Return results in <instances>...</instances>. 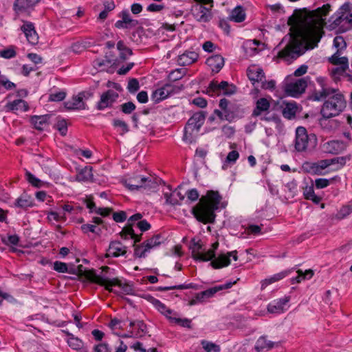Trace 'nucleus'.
I'll return each mask as SVG.
<instances>
[{
	"instance_id": "53",
	"label": "nucleus",
	"mask_w": 352,
	"mask_h": 352,
	"mask_svg": "<svg viewBox=\"0 0 352 352\" xmlns=\"http://www.w3.org/2000/svg\"><path fill=\"white\" fill-rule=\"evenodd\" d=\"M333 46L340 52L346 47V43L342 36H336L333 39Z\"/></svg>"
},
{
	"instance_id": "4",
	"label": "nucleus",
	"mask_w": 352,
	"mask_h": 352,
	"mask_svg": "<svg viewBox=\"0 0 352 352\" xmlns=\"http://www.w3.org/2000/svg\"><path fill=\"white\" fill-rule=\"evenodd\" d=\"M206 119V113L203 111H199L194 113L188 120L185 128L183 139L192 143L201 126L204 124Z\"/></svg>"
},
{
	"instance_id": "42",
	"label": "nucleus",
	"mask_w": 352,
	"mask_h": 352,
	"mask_svg": "<svg viewBox=\"0 0 352 352\" xmlns=\"http://www.w3.org/2000/svg\"><path fill=\"white\" fill-rule=\"evenodd\" d=\"M198 289L199 286L194 283L182 284V285L168 286V287H158L157 288V290L160 291V292H166V291L172 290V289Z\"/></svg>"
},
{
	"instance_id": "18",
	"label": "nucleus",
	"mask_w": 352,
	"mask_h": 352,
	"mask_svg": "<svg viewBox=\"0 0 352 352\" xmlns=\"http://www.w3.org/2000/svg\"><path fill=\"white\" fill-rule=\"evenodd\" d=\"M116 342L119 344V346L114 349L107 343H100L94 347V352H126L127 346L124 344L123 341L118 339Z\"/></svg>"
},
{
	"instance_id": "21",
	"label": "nucleus",
	"mask_w": 352,
	"mask_h": 352,
	"mask_svg": "<svg viewBox=\"0 0 352 352\" xmlns=\"http://www.w3.org/2000/svg\"><path fill=\"white\" fill-rule=\"evenodd\" d=\"M126 253V247L118 241H111L109 244L107 256L118 257Z\"/></svg>"
},
{
	"instance_id": "19",
	"label": "nucleus",
	"mask_w": 352,
	"mask_h": 352,
	"mask_svg": "<svg viewBox=\"0 0 352 352\" xmlns=\"http://www.w3.org/2000/svg\"><path fill=\"white\" fill-rule=\"evenodd\" d=\"M340 52H336L329 58V62L335 65H340V67L336 68L333 74H336L338 72H344L349 67L348 58L345 56L340 57Z\"/></svg>"
},
{
	"instance_id": "14",
	"label": "nucleus",
	"mask_w": 352,
	"mask_h": 352,
	"mask_svg": "<svg viewBox=\"0 0 352 352\" xmlns=\"http://www.w3.org/2000/svg\"><path fill=\"white\" fill-rule=\"evenodd\" d=\"M119 94L112 89H108L100 96V99L98 102L96 107L98 110H103L105 108L112 107L116 102Z\"/></svg>"
},
{
	"instance_id": "29",
	"label": "nucleus",
	"mask_w": 352,
	"mask_h": 352,
	"mask_svg": "<svg viewBox=\"0 0 352 352\" xmlns=\"http://www.w3.org/2000/svg\"><path fill=\"white\" fill-rule=\"evenodd\" d=\"M50 116L48 114L43 116H32L30 118L31 123L37 130L42 131L47 125Z\"/></svg>"
},
{
	"instance_id": "61",
	"label": "nucleus",
	"mask_w": 352,
	"mask_h": 352,
	"mask_svg": "<svg viewBox=\"0 0 352 352\" xmlns=\"http://www.w3.org/2000/svg\"><path fill=\"white\" fill-rule=\"evenodd\" d=\"M26 177L28 181L34 186L40 188L42 186V182L36 177L33 174L30 172L26 173Z\"/></svg>"
},
{
	"instance_id": "12",
	"label": "nucleus",
	"mask_w": 352,
	"mask_h": 352,
	"mask_svg": "<svg viewBox=\"0 0 352 352\" xmlns=\"http://www.w3.org/2000/svg\"><path fill=\"white\" fill-rule=\"evenodd\" d=\"M318 83L321 87V89L316 90L315 89L311 96L310 99L313 101H321L328 96H330L331 94H333L336 92V89L328 88L325 87L324 79L322 77H318L316 79Z\"/></svg>"
},
{
	"instance_id": "47",
	"label": "nucleus",
	"mask_w": 352,
	"mask_h": 352,
	"mask_svg": "<svg viewBox=\"0 0 352 352\" xmlns=\"http://www.w3.org/2000/svg\"><path fill=\"white\" fill-rule=\"evenodd\" d=\"M190 249L192 250V256L195 260V257L197 254H202L205 249L203 248V245L201 243V241H197L195 239H192L190 241Z\"/></svg>"
},
{
	"instance_id": "26",
	"label": "nucleus",
	"mask_w": 352,
	"mask_h": 352,
	"mask_svg": "<svg viewBox=\"0 0 352 352\" xmlns=\"http://www.w3.org/2000/svg\"><path fill=\"white\" fill-rule=\"evenodd\" d=\"M199 54L194 51H186L178 56L177 62L179 65H190L197 60Z\"/></svg>"
},
{
	"instance_id": "22",
	"label": "nucleus",
	"mask_w": 352,
	"mask_h": 352,
	"mask_svg": "<svg viewBox=\"0 0 352 352\" xmlns=\"http://www.w3.org/2000/svg\"><path fill=\"white\" fill-rule=\"evenodd\" d=\"M247 76L253 85L261 82L265 78L263 70L255 65L250 66L247 69Z\"/></svg>"
},
{
	"instance_id": "23",
	"label": "nucleus",
	"mask_w": 352,
	"mask_h": 352,
	"mask_svg": "<svg viewBox=\"0 0 352 352\" xmlns=\"http://www.w3.org/2000/svg\"><path fill=\"white\" fill-rule=\"evenodd\" d=\"M206 63L213 72L218 73L224 65V58L220 54L213 55L206 59Z\"/></svg>"
},
{
	"instance_id": "33",
	"label": "nucleus",
	"mask_w": 352,
	"mask_h": 352,
	"mask_svg": "<svg viewBox=\"0 0 352 352\" xmlns=\"http://www.w3.org/2000/svg\"><path fill=\"white\" fill-rule=\"evenodd\" d=\"M120 236L124 239H127L129 237L135 241V243L140 242L141 241V235H137L135 234L133 229V225L128 223V225L124 227L120 233Z\"/></svg>"
},
{
	"instance_id": "58",
	"label": "nucleus",
	"mask_w": 352,
	"mask_h": 352,
	"mask_svg": "<svg viewBox=\"0 0 352 352\" xmlns=\"http://www.w3.org/2000/svg\"><path fill=\"white\" fill-rule=\"evenodd\" d=\"M171 322H174L183 327L191 329V320L188 318H169Z\"/></svg>"
},
{
	"instance_id": "35",
	"label": "nucleus",
	"mask_w": 352,
	"mask_h": 352,
	"mask_svg": "<svg viewBox=\"0 0 352 352\" xmlns=\"http://www.w3.org/2000/svg\"><path fill=\"white\" fill-rule=\"evenodd\" d=\"M150 301L161 314L164 315L168 319L169 318H171L170 315L172 314L173 311L167 307L165 304L152 296H150Z\"/></svg>"
},
{
	"instance_id": "37",
	"label": "nucleus",
	"mask_w": 352,
	"mask_h": 352,
	"mask_svg": "<svg viewBox=\"0 0 352 352\" xmlns=\"http://www.w3.org/2000/svg\"><path fill=\"white\" fill-rule=\"evenodd\" d=\"M78 182H91L93 179L92 168L85 166L82 168L76 175V177Z\"/></svg>"
},
{
	"instance_id": "45",
	"label": "nucleus",
	"mask_w": 352,
	"mask_h": 352,
	"mask_svg": "<svg viewBox=\"0 0 352 352\" xmlns=\"http://www.w3.org/2000/svg\"><path fill=\"white\" fill-rule=\"evenodd\" d=\"M217 257H216V254L214 250H208V251L205 252L203 251L202 254H197L195 257V261H209L211 262L214 260L217 259Z\"/></svg>"
},
{
	"instance_id": "32",
	"label": "nucleus",
	"mask_w": 352,
	"mask_h": 352,
	"mask_svg": "<svg viewBox=\"0 0 352 352\" xmlns=\"http://www.w3.org/2000/svg\"><path fill=\"white\" fill-rule=\"evenodd\" d=\"M270 102L265 98H259L256 103V107L252 112V116L257 117L262 112L267 111L270 109Z\"/></svg>"
},
{
	"instance_id": "54",
	"label": "nucleus",
	"mask_w": 352,
	"mask_h": 352,
	"mask_svg": "<svg viewBox=\"0 0 352 352\" xmlns=\"http://www.w3.org/2000/svg\"><path fill=\"white\" fill-rule=\"evenodd\" d=\"M297 272L298 275L295 278L297 283H300L305 279H310L314 276V271L312 270H307L305 272L299 270Z\"/></svg>"
},
{
	"instance_id": "52",
	"label": "nucleus",
	"mask_w": 352,
	"mask_h": 352,
	"mask_svg": "<svg viewBox=\"0 0 352 352\" xmlns=\"http://www.w3.org/2000/svg\"><path fill=\"white\" fill-rule=\"evenodd\" d=\"M113 126L116 128L120 129V135H124L129 131V128L128 124L123 120L119 119H114L113 120Z\"/></svg>"
},
{
	"instance_id": "25",
	"label": "nucleus",
	"mask_w": 352,
	"mask_h": 352,
	"mask_svg": "<svg viewBox=\"0 0 352 352\" xmlns=\"http://www.w3.org/2000/svg\"><path fill=\"white\" fill-rule=\"evenodd\" d=\"M5 109L6 111L16 112L19 110L25 112L29 110V105L25 100L17 99L8 102L5 106Z\"/></svg>"
},
{
	"instance_id": "1",
	"label": "nucleus",
	"mask_w": 352,
	"mask_h": 352,
	"mask_svg": "<svg viewBox=\"0 0 352 352\" xmlns=\"http://www.w3.org/2000/svg\"><path fill=\"white\" fill-rule=\"evenodd\" d=\"M222 199L218 191L208 190L205 197L192 208V212L197 221L203 223H212L216 217L215 211Z\"/></svg>"
},
{
	"instance_id": "64",
	"label": "nucleus",
	"mask_w": 352,
	"mask_h": 352,
	"mask_svg": "<svg viewBox=\"0 0 352 352\" xmlns=\"http://www.w3.org/2000/svg\"><path fill=\"white\" fill-rule=\"evenodd\" d=\"M333 180V178L327 179L325 178H318L315 180V186L318 189H322L328 186L331 182Z\"/></svg>"
},
{
	"instance_id": "16",
	"label": "nucleus",
	"mask_w": 352,
	"mask_h": 352,
	"mask_svg": "<svg viewBox=\"0 0 352 352\" xmlns=\"http://www.w3.org/2000/svg\"><path fill=\"white\" fill-rule=\"evenodd\" d=\"M232 257L234 261H237V251H232L228 252L226 254L219 255L217 259L210 263V265L212 266L214 269H220L223 267L228 266L230 264V257Z\"/></svg>"
},
{
	"instance_id": "11",
	"label": "nucleus",
	"mask_w": 352,
	"mask_h": 352,
	"mask_svg": "<svg viewBox=\"0 0 352 352\" xmlns=\"http://www.w3.org/2000/svg\"><path fill=\"white\" fill-rule=\"evenodd\" d=\"M41 0H15L13 10L18 14L30 16Z\"/></svg>"
},
{
	"instance_id": "44",
	"label": "nucleus",
	"mask_w": 352,
	"mask_h": 352,
	"mask_svg": "<svg viewBox=\"0 0 352 352\" xmlns=\"http://www.w3.org/2000/svg\"><path fill=\"white\" fill-rule=\"evenodd\" d=\"M297 111V106L296 103H287L285 107L282 111L284 118L287 119H292L295 117Z\"/></svg>"
},
{
	"instance_id": "34",
	"label": "nucleus",
	"mask_w": 352,
	"mask_h": 352,
	"mask_svg": "<svg viewBox=\"0 0 352 352\" xmlns=\"http://www.w3.org/2000/svg\"><path fill=\"white\" fill-rule=\"evenodd\" d=\"M289 273V270H285L281 272L274 274L272 276L265 278L261 282V289H264L269 285L282 280L286 277Z\"/></svg>"
},
{
	"instance_id": "55",
	"label": "nucleus",
	"mask_w": 352,
	"mask_h": 352,
	"mask_svg": "<svg viewBox=\"0 0 352 352\" xmlns=\"http://www.w3.org/2000/svg\"><path fill=\"white\" fill-rule=\"evenodd\" d=\"M135 108V104L131 101L123 103L120 106L121 111L125 114H131Z\"/></svg>"
},
{
	"instance_id": "10",
	"label": "nucleus",
	"mask_w": 352,
	"mask_h": 352,
	"mask_svg": "<svg viewBox=\"0 0 352 352\" xmlns=\"http://www.w3.org/2000/svg\"><path fill=\"white\" fill-rule=\"evenodd\" d=\"M309 77L299 78L294 82L287 83L285 91L288 96L298 97L305 91Z\"/></svg>"
},
{
	"instance_id": "50",
	"label": "nucleus",
	"mask_w": 352,
	"mask_h": 352,
	"mask_svg": "<svg viewBox=\"0 0 352 352\" xmlns=\"http://www.w3.org/2000/svg\"><path fill=\"white\" fill-rule=\"evenodd\" d=\"M201 344L206 352H220V346L215 343L207 340H201Z\"/></svg>"
},
{
	"instance_id": "63",
	"label": "nucleus",
	"mask_w": 352,
	"mask_h": 352,
	"mask_svg": "<svg viewBox=\"0 0 352 352\" xmlns=\"http://www.w3.org/2000/svg\"><path fill=\"white\" fill-rule=\"evenodd\" d=\"M136 327L138 328V331L135 333L136 336L141 337L147 332L146 324L143 320H137Z\"/></svg>"
},
{
	"instance_id": "56",
	"label": "nucleus",
	"mask_w": 352,
	"mask_h": 352,
	"mask_svg": "<svg viewBox=\"0 0 352 352\" xmlns=\"http://www.w3.org/2000/svg\"><path fill=\"white\" fill-rule=\"evenodd\" d=\"M81 230L84 233L91 232L98 235H99L101 232L100 228H98L95 225L89 223L82 225Z\"/></svg>"
},
{
	"instance_id": "17",
	"label": "nucleus",
	"mask_w": 352,
	"mask_h": 352,
	"mask_svg": "<svg viewBox=\"0 0 352 352\" xmlns=\"http://www.w3.org/2000/svg\"><path fill=\"white\" fill-rule=\"evenodd\" d=\"M21 30L25 34L28 41L34 45L38 42V36L35 30L34 23L30 21L24 22Z\"/></svg>"
},
{
	"instance_id": "9",
	"label": "nucleus",
	"mask_w": 352,
	"mask_h": 352,
	"mask_svg": "<svg viewBox=\"0 0 352 352\" xmlns=\"http://www.w3.org/2000/svg\"><path fill=\"white\" fill-rule=\"evenodd\" d=\"M181 88L172 84H166L162 87L155 90L151 95V100L154 103H158L160 101L167 98L168 96L178 93Z\"/></svg>"
},
{
	"instance_id": "13",
	"label": "nucleus",
	"mask_w": 352,
	"mask_h": 352,
	"mask_svg": "<svg viewBox=\"0 0 352 352\" xmlns=\"http://www.w3.org/2000/svg\"><path fill=\"white\" fill-rule=\"evenodd\" d=\"M91 96L88 92L79 93L76 96H74L70 100L65 102V107L68 110L85 109L86 108L84 99H88Z\"/></svg>"
},
{
	"instance_id": "2",
	"label": "nucleus",
	"mask_w": 352,
	"mask_h": 352,
	"mask_svg": "<svg viewBox=\"0 0 352 352\" xmlns=\"http://www.w3.org/2000/svg\"><path fill=\"white\" fill-rule=\"evenodd\" d=\"M346 107L344 96L337 93L330 96L326 100L320 110L322 118L319 119V124L324 126L327 119L338 116Z\"/></svg>"
},
{
	"instance_id": "39",
	"label": "nucleus",
	"mask_w": 352,
	"mask_h": 352,
	"mask_svg": "<svg viewBox=\"0 0 352 352\" xmlns=\"http://www.w3.org/2000/svg\"><path fill=\"white\" fill-rule=\"evenodd\" d=\"M117 49L120 51L119 58L122 61L126 60L129 56L133 54L131 49L126 47L122 41L118 42Z\"/></svg>"
},
{
	"instance_id": "40",
	"label": "nucleus",
	"mask_w": 352,
	"mask_h": 352,
	"mask_svg": "<svg viewBox=\"0 0 352 352\" xmlns=\"http://www.w3.org/2000/svg\"><path fill=\"white\" fill-rule=\"evenodd\" d=\"M230 19L236 23H241L245 19V13L242 6H236L231 12Z\"/></svg>"
},
{
	"instance_id": "41",
	"label": "nucleus",
	"mask_w": 352,
	"mask_h": 352,
	"mask_svg": "<svg viewBox=\"0 0 352 352\" xmlns=\"http://www.w3.org/2000/svg\"><path fill=\"white\" fill-rule=\"evenodd\" d=\"M119 16L122 18V22H124L125 25H129V28H135L139 24L138 20L131 19L127 10H122L119 14Z\"/></svg>"
},
{
	"instance_id": "20",
	"label": "nucleus",
	"mask_w": 352,
	"mask_h": 352,
	"mask_svg": "<svg viewBox=\"0 0 352 352\" xmlns=\"http://www.w3.org/2000/svg\"><path fill=\"white\" fill-rule=\"evenodd\" d=\"M289 296L274 300L267 305V311L272 314H280L285 311V305L289 301Z\"/></svg>"
},
{
	"instance_id": "31",
	"label": "nucleus",
	"mask_w": 352,
	"mask_h": 352,
	"mask_svg": "<svg viewBox=\"0 0 352 352\" xmlns=\"http://www.w3.org/2000/svg\"><path fill=\"white\" fill-rule=\"evenodd\" d=\"M14 206L23 209H27L34 206L32 198L26 193H23L18 197L15 202Z\"/></svg>"
},
{
	"instance_id": "46",
	"label": "nucleus",
	"mask_w": 352,
	"mask_h": 352,
	"mask_svg": "<svg viewBox=\"0 0 352 352\" xmlns=\"http://www.w3.org/2000/svg\"><path fill=\"white\" fill-rule=\"evenodd\" d=\"M161 238L160 234H156L144 241L142 245L144 247H146V250L149 251L151 249L159 246L161 244Z\"/></svg>"
},
{
	"instance_id": "7",
	"label": "nucleus",
	"mask_w": 352,
	"mask_h": 352,
	"mask_svg": "<svg viewBox=\"0 0 352 352\" xmlns=\"http://www.w3.org/2000/svg\"><path fill=\"white\" fill-rule=\"evenodd\" d=\"M221 110L215 109L214 113L221 120L232 121L237 116L239 107L226 98H222L219 104Z\"/></svg>"
},
{
	"instance_id": "5",
	"label": "nucleus",
	"mask_w": 352,
	"mask_h": 352,
	"mask_svg": "<svg viewBox=\"0 0 352 352\" xmlns=\"http://www.w3.org/2000/svg\"><path fill=\"white\" fill-rule=\"evenodd\" d=\"M317 144V138L314 134H308L305 127L299 126L296 131L294 146L297 151L302 152L313 148Z\"/></svg>"
},
{
	"instance_id": "36",
	"label": "nucleus",
	"mask_w": 352,
	"mask_h": 352,
	"mask_svg": "<svg viewBox=\"0 0 352 352\" xmlns=\"http://www.w3.org/2000/svg\"><path fill=\"white\" fill-rule=\"evenodd\" d=\"M351 8V5L349 2L344 3L339 9L340 15L336 18L333 21V24L336 25H339L341 23L348 19V16H345V14L350 12Z\"/></svg>"
},
{
	"instance_id": "62",
	"label": "nucleus",
	"mask_w": 352,
	"mask_h": 352,
	"mask_svg": "<svg viewBox=\"0 0 352 352\" xmlns=\"http://www.w3.org/2000/svg\"><path fill=\"white\" fill-rule=\"evenodd\" d=\"M175 192H174V193H170L168 192H164V196L166 199V204L172 206H175L179 204L177 199L175 197Z\"/></svg>"
},
{
	"instance_id": "6",
	"label": "nucleus",
	"mask_w": 352,
	"mask_h": 352,
	"mask_svg": "<svg viewBox=\"0 0 352 352\" xmlns=\"http://www.w3.org/2000/svg\"><path fill=\"white\" fill-rule=\"evenodd\" d=\"M91 280L94 283L104 286L105 289L110 292H113L111 288L113 286H118L125 294L131 295L133 294L132 285L127 283H122L118 278L109 279L101 275L94 274Z\"/></svg>"
},
{
	"instance_id": "59",
	"label": "nucleus",
	"mask_w": 352,
	"mask_h": 352,
	"mask_svg": "<svg viewBox=\"0 0 352 352\" xmlns=\"http://www.w3.org/2000/svg\"><path fill=\"white\" fill-rule=\"evenodd\" d=\"M136 243L135 241L133 242V246H134V256L135 257L138 258H144L146 256V253L148 252V250H146V247L140 246V245H136Z\"/></svg>"
},
{
	"instance_id": "27",
	"label": "nucleus",
	"mask_w": 352,
	"mask_h": 352,
	"mask_svg": "<svg viewBox=\"0 0 352 352\" xmlns=\"http://www.w3.org/2000/svg\"><path fill=\"white\" fill-rule=\"evenodd\" d=\"M278 344L279 342H272L267 339V336H262L256 340L254 349L258 352L269 351L275 346H278Z\"/></svg>"
},
{
	"instance_id": "51",
	"label": "nucleus",
	"mask_w": 352,
	"mask_h": 352,
	"mask_svg": "<svg viewBox=\"0 0 352 352\" xmlns=\"http://www.w3.org/2000/svg\"><path fill=\"white\" fill-rule=\"evenodd\" d=\"M284 190L287 193L288 198H292L295 196L297 191V184L294 181L288 182L285 185Z\"/></svg>"
},
{
	"instance_id": "60",
	"label": "nucleus",
	"mask_w": 352,
	"mask_h": 352,
	"mask_svg": "<svg viewBox=\"0 0 352 352\" xmlns=\"http://www.w3.org/2000/svg\"><path fill=\"white\" fill-rule=\"evenodd\" d=\"M2 242L7 245H16L19 241V237L16 234L9 235L7 239L5 237L2 238Z\"/></svg>"
},
{
	"instance_id": "28",
	"label": "nucleus",
	"mask_w": 352,
	"mask_h": 352,
	"mask_svg": "<svg viewBox=\"0 0 352 352\" xmlns=\"http://www.w3.org/2000/svg\"><path fill=\"white\" fill-rule=\"evenodd\" d=\"M143 176L137 175L125 179L124 186L130 190H140L142 189Z\"/></svg>"
},
{
	"instance_id": "15",
	"label": "nucleus",
	"mask_w": 352,
	"mask_h": 352,
	"mask_svg": "<svg viewBox=\"0 0 352 352\" xmlns=\"http://www.w3.org/2000/svg\"><path fill=\"white\" fill-rule=\"evenodd\" d=\"M191 12L194 18L199 22H208L212 19L211 9L203 5L193 6Z\"/></svg>"
},
{
	"instance_id": "48",
	"label": "nucleus",
	"mask_w": 352,
	"mask_h": 352,
	"mask_svg": "<svg viewBox=\"0 0 352 352\" xmlns=\"http://www.w3.org/2000/svg\"><path fill=\"white\" fill-rule=\"evenodd\" d=\"M331 164V162L329 160H322L318 164L314 163L310 166L311 170L309 171H312L316 174L321 173V171L325 168L328 167Z\"/></svg>"
},
{
	"instance_id": "49",
	"label": "nucleus",
	"mask_w": 352,
	"mask_h": 352,
	"mask_svg": "<svg viewBox=\"0 0 352 352\" xmlns=\"http://www.w3.org/2000/svg\"><path fill=\"white\" fill-rule=\"evenodd\" d=\"M16 87V85L10 81L6 76H0V94L4 92L3 89L6 90H12Z\"/></svg>"
},
{
	"instance_id": "43",
	"label": "nucleus",
	"mask_w": 352,
	"mask_h": 352,
	"mask_svg": "<svg viewBox=\"0 0 352 352\" xmlns=\"http://www.w3.org/2000/svg\"><path fill=\"white\" fill-rule=\"evenodd\" d=\"M303 195L306 199L311 200L316 204L321 201V197L315 194L313 186H306L303 191Z\"/></svg>"
},
{
	"instance_id": "24",
	"label": "nucleus",
	"mask_w": 352,
	"mask_h": 352,
	"mask_svg": "<svg viewBox=\"0 0 352 352\" xmlns=\"http://www.w3.org/2000/svg\"><path fill=\"white\" fill-rule=\"evenodd\" d=\"M236 283V280L234 281H228L225 284L216 285L213 287L209 288L205 291L201 292V296H204L205 299H208L212 298L216 293L224 290L230 289Z\"/></svg>"
},
{
	"instance_id": "8",
	"label": "nucleus",
	"mask_w": 352,
	"mask_h": 352,
	"mask_svg": "<svg viewBox=\"0 0 352 352\" xmlns=\"http://www.w3.org/2000/svg\"><path fill=\"white\" fill-rule=\"evenodd\" d=\"M236 91V87L232 84H229L227 81L218 82L216 80H212L207 87L206 94L210 96L225 95L231 96Z\"/></svg>"
},
{
	"instance_id": "57",
	"label": "nucleus",
	"mask_w": 352,
	"mask_h": 352,
	"mask_svg": "<svg viewBox=\"0 0 352 352\" xmlns=\"http://www.w3.org/2000/svg\"><path fill=\"white\" fill-rule=\"evenodd\" d=\"M140 89V83L138 79L131 78L129 80L127 89L131 94H135Z\"/></svg>"
},
{
	"instance_id": "38",
	"label": "nucleus",
	"mask_w": 352,
	"mask_h": 352,
	"mask_svg": "<svg viewBox=\"0 0 352 352\" xmlns=\"http://www.w3.org/2000/svg\"><path fill=\"white\" fill-rule=\"evenodd\" d=\"M63 332L69 337L67 343L70 347L75 350L81 349L83 346V342L77 337H74L73 334L69 333L67 330H63Z\"/></svg>"
},
{
	"instance_id": "3",
	"label": "nucleus",
	"mask_w": 352,
	"mask_h": 352,
	"mask_svg": "<svg viewBox=\"0 0 352 352\" xmlns=\"http://www.w3.org/2000/svg\"><path fill=\"white\" fill-rule=\"evenodd\" d=\"M307 50L304 41L298 38H293L291 42L278 52V56L291 63L302 55Z\"/></svg>"
},
{
	"instance_id": "30",
	"label": "nucleus",
	"mask_w": 352,
	"mask_h": 352,
	"mask_svg": "<svg viewBox=\"0 0 352 352\" xmlns=\"http://www.w3.org/2000/svg\"><path fill=\"white\" fill-rule=\"evenodd\" d=\"M161 182V179H158L153 177H144L142 181V189L146 191L154 192L157 189Z\"/></svg>"
}]
</instances>
